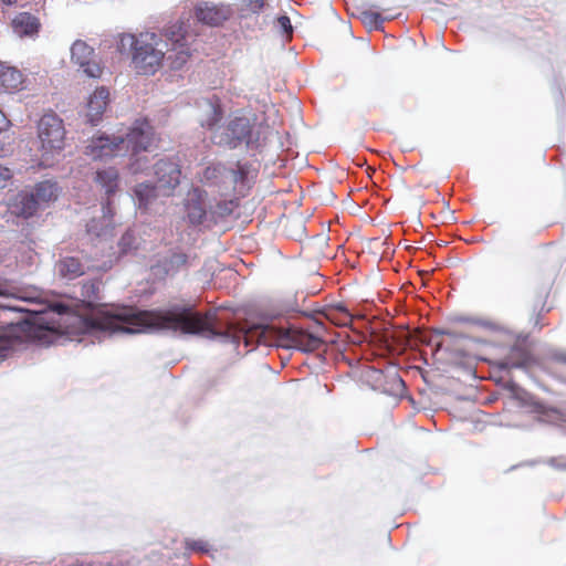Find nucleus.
<instances>
[{
	"mask_svg": "<svg viewBox=\"0 0 566 566\" xmlns=\"http://www.w3.org/2000/svg\"><path fill=\"white\" fill-rule=\"evenodd\" d=\"M88 322L93 328L109 334L180 331L207 338L224 336L216 331L210 315L201 316L186 310L148 312L133 307H111L96 311Z\"/></svg>",
	"mask_w": 566,
	"mask_h": 566,
	"instance_id": "f257e3e1",
	"label": "nucleus"
},
{
	"mask_svg": "<svg viewBox=\"0 0 566 566\" xmlns=\"http://www.w3.org/2000/svg\"><path fill=\"white\" fill-rule=\"evenodd\" d=\"M117 48L132 50V67L142 75H154L164 65L179 70L192 52L182 24H174L165 33L120 34Z\"/></svg>",
	"mask_w": 566,
	"mask_h": 566,
	"instance_id": "f03ea898",
	"label": "nucleus"
},
{
	"mask_svg": "<svg viewBox=\"0 0 566 566\" xmlns=\"http://www.w3.org/2000/svg\"><path fill=\"white\" fill-rule=\"evenodd\" d=\"M153 143V127L146 120H137L134 126L117 134L93 136L87 142L85 155L93 160L134 156L149 149Z\"/></svg>",
	"mask_w": 566,
	"mask_h": 566,
	"instance_id": "7ed1b4c3",
	"label": "nucleus"
},
{
	"mask_svg": "<svg viewBox=\"0 0 566 566\" xmlns=\"http://www.w3.org/2000/svg\"><path fill=\"white\" fill-rule=\"evenodd\" d=\"M66 130L63 120L54 113L44 114L38 123V154L40 165L52 167L63 158Z\"/></svg>",
	"mask_w": 566,
	"mask_h": 566,
	"instance_id": "20e7f679",
	"label": "nucleus"
},
{
	"mask_svg": "<svg viewBox=\"0 0 566 566\" xmlns=\"http://www.w3.org/2000/svg\"><path fill=\"white\" fill-rule=\"evenodd\" d=\"M212 139L216 144L229 148H235L244 143L247 146H254L259 143V134L254 132V124L251 116L235 115L226 127L218 128Z\"/></svg>",
	"mask_w": 566,
	"mask_h": 566,
	"instance_id": "39448f33",
	"label": "nucleus"
},
{
	"mask_svg": "<svg viewBox=\"0 0 566 566\" xmlns=\"http://www.w3.org/2000/svg\"><path fill=\"white\" fill-rule=\"evenodd\" d=\"M66 306L56 304L48 311H33L36 316L33 318V324L43 333L38 337L55 336L69 333L70 326L78 319L74 315L66 313ZM31 312L30 310H28Z\"/></svg>",
	"mask_w": 566,
	"mask_h": 566,
	"instance_id": "423d86ee",
	"label": "nucleus"
},
{
	"mask_svg": "<svg viewBox=\"0 0 566 566\" xmlns=\"http://www.w3.org/2000/svg\"><path fill=\"white\" fill-rule=\"evenodd\" d=\"M72 61L82 69V71L93 78H98L103 74V67L94 54V50L82 40H76L71 48Z\"/></svg>",
	"mask_w": 566,
	"mask_h": 566,
	"instance_id": "0eeeda50",
	"label": "nucleus"
},
{
	"mask_svg": "<svg viewBox=\"0 0 566 566\" xmlns=\"http://www.w3.org/2000/svg\"><path fill=\"white\" fill-rule=\"evenodd\" d=\"M195 14L198 21L217 27L229 20L233 10L229 4L206 1L196 6Z\"/></svg>",
	"mask_w": 566,
	"mask_h": 566,
	"instance_id": "6e6552de",
	"label": "nucleus"
},
{
	"mask_svg": "<svg viewBox=\"0 0 566 566\" xmlns=\"http://www.w3.org/2000/svg\"><path fill=\"white\" fill-rule=\"evenodd\" d=\"M322 344V339L306 331L286 329L280 332V346L295 347L304 352H313Z\"/></svg>",
	"mask_w": 566,
	"mask_h": 566,
	"instance_id": "1a4fd4ad",
	"label": "nucleus"
},
{
	"mask_svg": "<svg viewBox=\"0 0 566 566\" xmlns=\"http://www.w3.org/2000/svg\"><path fill=\"white\" fill-rule=\"evenodd\" d=\"M155 176L159 190L164 196H170L180 180V170L171 160H159L155 167Z\"/></svg>",
	"mask_w": 566,
	"mask_h": 566,
	"instance_id": "9d476101",
	"label": "nucleus"
},
{
	"mask_svg": "<svg viewBox=\"0 0 566 566\" xmlns=\"http://www.w3.org/2000/svg\"><path fill=\"white\" fill-rule=\"evenodd\" d=\"M109 102V92L106 87L96 88L87 98L86 118L92 125H96Z\"/></svg>",
	"mask_w": 566,
	"mask_h": 566,
	"instance_id": "9b49d317",
	"label": "nucleus"
},
{
	"mask_svg": "<svg viewBox=\"0 0 566 566\" xmlns=\"http://www.w3.org/2000/svg\"><path fill=\"white\" fill-rule=\"evenodd\" d=\"M196 117L202 127L213 128L221 118L217 101L202 98L196 104Z\"/></svg>",
	"mask_w": 566,
	"mask_h": 566,
	"instance_id": "f8f14e48",
	"label": "nucleus"
},
{
	"mask_svg": "<svg viewBox=\"0 0 566 566\" xmlns=\"http://www.w3.org/2000/svg\"><path fill=\"white\" fill-rule=\"evenodd\" d=\"M8 209L13 216L29 218L36 212L39 206L32 192L22 191L12 198Z\"/></svg>",
	"mask_w": 566,
	"mask_h": 566,
	"instance_id": "ddd939ff",
	"label": "nucleus"
},
{
	"mask_svg": "<svg viewBox=\"0 0 566 566\" xmlns=\"http://www.w3.org/2000/svg\"><path fill=\"white\" fill-rule=\"evenodd\" d=\"M24 76L17 67L0 62V93H12L22 88Z\"/></svg>",
	"mask_w": 566,
	"mask_h": 566,
	"instance_id": "4468645a",
	"label": "nucleus"
},
{
	"mask_svg": "<svg viewBox=\"0 0 566 566\" xmlns=\"http://www.w3.org/2000/svg\"><path fill=\"white\" fill-rule=\"evenodd\" d=\"M94 182L107 197L113 195L119 186V175L114 167L103 168L96 171Z\"/></svg>",
	"mask_w": 566,
	"mask_h": 566,
	"instance_id": "2eb2a0df",
	"label": "nucleus"
},
{
	"mask_svg": "<svg viewBox=\"0 0 566 566\" xmlns=\"http://www.w3.org/2000/svg\"><path fill=\"white\" fill-rule=\"evenodd\" d=\"M12 29L19 36H34L40 29L39 19L28 12L17 14L12 20Z\"/></svg>",
	"mask_w": 566,
	"mask_h": 566,
	"instance_id": "dca6fc26",
	"label": "nucleus"
},
{
	"mask_svg": "<svg viewBox=\"0 0 566 566\" xmlns=\"http://www.w3.org/2000/svg\"><path fill=\"white\" fill-rule=\"evenodd\" d=\"M136 205L139 209L150 208L158 199L165 197L158 185L139 184L134 190Z\"/></svg>",
	"mask_w": 566,
	"mask_h": 566,
	"instance_id": "f3484780",
	"label": "nucleus"
},
{
	"mask_svg": "<svg viewBox=\"0 0 566 566\" xmlns=\"http://www.w3.org/2000/svg\"><path fill=\"white\" fill-rule=\"evenodd\" d=\"M55 271L62 279L74 280L84 274L85 268L77 259L66 256L56 263Z\"/></svg>",
	"mask_w": 566,
	"mask_h": 566,
	"instance_id": "a211bd4d",
	"label": "nucleus"
},
{
	"mask_svg": "<svg viewBox=\"0 0 566 566\" xmlns=\"http://www.w3.org/2000/svg\"><path fill=\"white\" fill-rule=\"evenodd\" d=\"M112 213L111 205L107 203V206L103 207L102 218L99 220L92 219L87 223V232L95 237H106L113 228Z\"/></svg>",
	"mask_w": 566,
	"mask_h": 566,
	"instance_id": "6ab92c4d",
	"label": "nucleus"
},
{
	"mask_svg": "<svg viewBox=\"0 0 566 566\" xmlns=\"http://www.w3.org/2000/svg\"><path fill=\"white\" fill-rule=\"evenodd\" d=\"M32 193L35 200L38 201V206L40 208L42 205L55 201L60 195V188L55 182L45 180L39 182L35 186L34 191H32Z\"/></svg>",
	"mask_w": 566,
	"mask_h": 566,
	"instance_id": "aec40b11",
	"label": "nucleus"
},
{
	"mask_svg": "<svg viewBox=\"0 0 566 566\" xmlns=\"http://www.w3.org/2000/svg\"><path fill=\"white\" fill-rule=\"evenodd\" d=\"M207 211V205L201 195L196 192L188 199L187 216L191 223H201Z\"/></svg>",
	"mask_w": 566,
	"mask_h": 566,
	"instance_id": "412c9836",
	"label": "nucleus"
},
{
	"mask_svg": "<svg viewBox=\"0 0 566 566\" xmlns=\"http://www.w3.org/2000/svg\"><path fill=\"white\" fill-rule=\"evenodd\" d=\"M361 22L370 28H378L382 23V18L379 13L373 11H363L360 13Z\"/></svg>",
	"mask_w": 566,
	"mask_h": 566,
	"instance_id": "4be33fe9",
	"label": "nucleus"
},
{
	"mask_svg": "<svg viewBox=\"0 0 566 566\" xmlns=\"http://www.w3.org/2000/svg\"><path fill=\"white\" fill-rule=\"evenodd\" d=\"M334 313H339L343 318L338 321L339 324H347L349 321H350V315L348 314L346 307L343 305V304H336L334 305V307L331 310L329 314H327V317L331 319V321H335L336 318L334 317Z\"/></svg>",
	"mask_w": 566,
	"mask_h": 566,
	"instance_id": "5701e85b",
	"label": "nucleus"
},
{
	"mask_svg": "<svg viewBox=\"0 0 566 566\" xmlns=\"http://www.w3.org/2000/svg\"><path fill=\"white\" fill-rule=\"evenodd\" d=\"M226 172H227V170L221 166H211V167H207L205 169L203 178L207 181H211V180L218 178L219 176H223Z\"/></svg>",
	"mask_w": 566,
	"mask_h": 566,
	"instance_id": "b1692460",
	"label": "nucleus"
},
{
	"mask_svg": "<svg viewBox=\"0 0 566 566\" xmlns=\"http://www.w3.org/2000/svg\"><path fill=\"white\" fill-rule=\"evenodd\" d=\"M276 24H277V28L279 30L286 36V38H290L291 36V33H292V24H291V20L289 17L286 15H282L280 18H277L276 20Z\"/></svg>",
	"mask_w": 566,
	"mask_h": 566,
	"instance_id": "393cba45",
	"label": "nucleus"
},
{
	"mask_svg": "<svg viewBox=\"0 0 566 566\" xmlns=\"http://www.w3.org/2000/svg\"><path fill=\"white\" fill-rule=\"evenodd\" d=\"M8 142H0V157L9 155L12 150L10 137H7Z\"/></svg>",
	"mask_w": 566,
	"mask_h": 566,
	"instance_id": "a878e982",
	"label": "nucleus"
},
{
	"mask_svg": "<svg viewBox=\"0 0 566 566\" xmlns=\"http://www.w3.org/2000/svg\"><path fill=\"white\" fill-rule=\"evenodd\" d=\"M10 126L9 119L6 117L3 112L0 109V135L8 130Z\"/></svg>",
	"mask_w": 566,
	"mask_h": 566,
	"instance_id": "bb28decb",
	"label": "nucleus"
},
{
	"mask_svg": "<svg viewBox=\"0 0 566 566\" xmlns=\"http://www.w3.org/2000/svg\"><path fill=\"white\" fill-rule=\"evenodd\" d=\"M11 177V171L7 167L0 165V186Z\"/></svg>",
	"mask_w": 566,
	"mask_h": 566,
	"instance_id": "cd10ccee",
	"label": "nucleus"
},
{
	"mask_svg": "<svg viewBox=\"0 0 566 566\" xmlns=\"http://www.w3.org/2000/svg\"><path fill=\"white\" fill-rule=\"evenodd\" d=\"M7 342L0 338V359L6 357Z\"/></svg>",
	"mask_w": 566,
	"mask_h": 566,
	"instance_id": "c85d7f7f",
	"label": "nucleus"
},
{
	"mask_svg": "<svg viewBox=\"0 0 566 566\" xmlns=\"http://www.w3.org/2000/svg\"><path fill=\"white\" fill-rule=\"evenodd\" d=\"M174 262L176 264H184L186 262V258L182 254L174 255Z\"/></svg>",
	"mask_w": 566,
	"mask_h": 566,
	"instance_id": "c756f323",
	"label": "nucleus"
},
{
	"mask_svg": "<svg viewBox=\"0 0 566 566\" xmlns=\"http://www.w3.org/2000/svg\"><path fill=\"white\" fill-rule=\"evenodd\" d=\"M40 297L38 292H32V295L22 297L25 301H36Z\"/></svg>",
	"mask_w": 566,
	"mask_h": 566,
	"instance_id": "7c9ffc66",
	"label": "nucleus"
},
{
	"mask_svg": "<svg viewBox=\"0 0 566 566\" xmlns=\"http://www.w3.org/2000/svg\"><path fill=\"white\" fill-rule=\"evenodd\" d=\"M191 547H192V548L200 549V551H203V549H205V547H203V546L201 545V543H199V542H193V543L191 544Z\"/></svg>",
	"mask_w": 566,
	"mask_h": 566,
	"instance_id": "2f4dec72",
	"label": "nucleus"
},
{
	"mask_svg": "<svg viewBox=\"0 0 566 566\" xmlns=\"http://www.w3.org/2000/svg\"><path fill=\"white\" fill-rule=\"evenodd\" d=\"M15 1L17 0H2V2L8 4V6L15 3Z\"/></svg>",
	"mask_w": 566,
	"mask_h": 566,
	"instance_id": "473e14b6",
	"label": "nucleus"
},
{
	"mask_svg": "<svg viewBox=\"0 0 566 566\" xmlns=\"http://www.w3.org/2000/svg\"><path fill=\"white\" fill-rule=\"evenodd\" d=\"M7 295L6 291L0 287V296Z\"/></svg>",
	"mask_w": 566,
	"mask_h": 566,
	"instance_id": "72a5a7b5",
	"label": "nucleus"
},
{
	"mask_svg": "<svg viewBox=\"0 0 566 566\" xmlns=\"http://www.w3.org/2000/svg\"><path fill=\"white\" fill-rule=\"evenodd\" d=\"M139 169H140L139 167H136V168L133 167L134 172H137Z\"/></svg>",
	"mask_w": 566,
	"mask_h": 566,
	"instance_id": "f704fd0d",
	"label": "nucleus"
}]
</instances>
